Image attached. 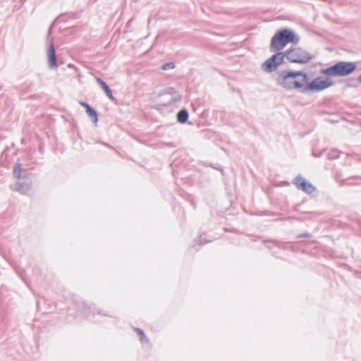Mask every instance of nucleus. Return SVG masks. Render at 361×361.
I'll use <instances>...</instances> for the list:
<instances>
[{"mask_svg":"<svg viewBox=\"0 0 361 361\" xmlns=\"http://www.w3.org/2000/svg\"><path fill=\"white\" fill-rule=\"evenodd\" d=\"M276 83L286 90L300 88L308 81V76L302 71H283L277 76Z\"/></svg>","mask_w":361,"mask_h":361,"instance_id":"obj_1","label":"nucleus"},{"mask_svg":"<svg viewBox=\"0 0 361 361\" xmlns=\"http://www.w3.org/2000/svg\"><path fill=\"white\" fill-rule=\"evenodd\" d=\"M299 37L290 30L283 29L277 32L271 38V47L276 50H281L290 42L298 43Z\"/></svg>","mask_w":361,"mask_h":361,"instance_id":"obj_2","label":"nucleus"},{"mask_svg":"<svg viewBox=\"0 0 361 361\" xmlns=\"http://www.w3.org/2000/svg\"><path fill=\"white\" fill-rule=\"evenodd\" d=\"M356 68L353 62L340 61L327 68L322 69L321 73L331 77L347 76Z\"/></svg>","mask_w":361,"mask_h":361,"instance_id":"obj_3","label":"nucleus"},{"mask_svg":"<svg viewBox=\"0 0 361 361\" xmlns=\"http://www.w3.org/2000/svg\"><path fill=\"white\" fill-rule=\"evenodd\" d=\"M285 57L291 63H307L312 56L306 50L300 47H295L285 52Z\"/></svg>","mask_w":361,"mask_h":361,"instance_id":"obj_4","label":"nucleus"},{"mask_svg":"<svg viewBox=\"0 0 361 361\" xmlns=\"http://www.w3.org/2000/svg\"><path fill=\"white\" fill-rule=\"evenodd\" d=\"M333 84L334 82L331 78L319 76L308 83L307 85L303 88L302 92H321L331 87Z\"/></svg>","mask_w":361,"mask_h":361,"instance_id":"obj_5","label":"nucleus"},{"mask_svg":"<svg viewBox=\"0 0 361 361\" xmlns=\"http://www.w3.org/2000/svg\"><path fill=\"white\" fill-rule=\"evenodd\" d=\"M180 94L173 87L167 88L161 95V101L157 106H169L181 100Z\"/></svg>","mask_w":361,"mask_h":361,"instance_id":"obj_6","label":"nucleus"},{"mask_svg":"<svg viewBox=\"0 0 361 361\" xmlns=\"http://www.w3.org/2000/svg\"><path fill=\"white\" fill-rule=\"evenodd\" d=\"M285 58V52H277L271 57L268 59L262 66V69L267 73H271L276 71L281 65Z\"/></svg>","mask_w":361,"mask_h":361,"instance_id":"obj_7","label":"nucleus"},{"mask_svg":"<svg viewBox=\"0 0 361 361\" xmlns=\"http://www.w3.org/2000/svg\"><path fill=\"white\" fill-rule=\"evenodd\" d=\"M293 183L298 189L302 190L307 194H312L316 190V188L311 183L307 181L301 176H298L294 179Z\"/></svg>","mask_w":361,"mask_h":361,"instance_id":"obj_8","label":"nucleus"},{"mask_svg":"<svg viewBox=\"0 0 361 361\" xmlns=\"http://www.w3.org/2000/svg\"><path fill=\"white\" fill-rule=\"evenodd\" d=\"M47 58H48V63L49 67L50 68H53L56 67V51L53 44H51L47 51Z\"/></svg>","mask_w":361,"mask_h":361,"instance_id":"obj_9","label":"nucleus"},{"mask_svg":"<svg viewBox=\"0 0 361 361\" xmlns=\"http://www.w3.org/2000/svg\"><path fill=\"white\" fill-rule=\"evenodd\" d=\"M12 189L22 194H27L30 190L31 186L28 183L17 182L12 186Z\"/></svg>","mask_w":361,"mask_h":361,"instance_id":"obj_10","label":"nucleus"},{"mask_svg":"<svg viewBox=\"0 0 361 361\" xmlns=\"http://www.w3.org/2000/svg\"><path fill=\"white\" fill-rule=\"evenodd\" d=\"M97 82L100 85V87L104 91L106 96L111 100V101H116L115 97H114L111 90L109 87V86L106 85V83L103 81L101 78H97Z\"/></svg>","mask_w":361,"mask_h":361,"instance_id":"obj_11","label":"nucleus"},{"mask_svg":"<svg viewBox=\"0 0 361 361\" xmlns=\"http://www.w3.org/2000/svg\"><path fill=\"white\" fill-rule=\"evenodd\" d=\"M188 113L186 109L180 110L177 114V120L180 123H184L188 121Z\"/></svg>","mask_w":361,"mask_h":361,"instance_id":"obj_12","label":"nucleus"},{"mask_svg":"<svg viewBox=\"0 0 361 361\" xmlns=\"http://www.w3.org/2000/svg\"><path fill=\"white\" fill-rule=\"evenodd\" d=\"M88 116L92 119V121L96 123L98 121L97 113L95 110H94L90 106H87V110L86 111Z\"/></svg>","mask_w":361,"mask_h":361,"instance_id":"obj_13","label":"nucleus"},{"mask_svg":"<svg viewBox=\"0 0 361 361\" xmlns=\"http://www.w3.org/2000/svg\"><path fill=\"white\" fill-rule=\"evenodd\" d=\"M23 171L22 164L19 162H17L15 164L14 169H13V175L16 178H21V173Z\"/></svg>","mask_w":361,"mask_h":361,"instance_id":"obj_14","label":"nucleus"},{"mask_svg":"<svg viewBox=\"0 0 361 361\" xmlns=\"http://www.w3.org/2000/svg\"><path fill=\"white\" fill-rule=\"evenodd\" d=\"M174 68H175V63H172V62L164 63L161 67V68L163 71H166V70H169V69H173Z\"/></svg>","mask_w":361,"mask_h":361,"instance_id":"obj_15","label":"nucleus"},{"mask_svg":"<svg viewBox=\"0 0 361 361\" xmlns=\"http://www.w3.org/2000/svg\"><path fill=\"white\" fill-rule=\"evenodd\" d=\"M136 331L137 332L138 335L140 336V341L143 343L145 340H147L144 332L140 329H136Z\"/></svg>","mask_w":361,"mask_h":361,"instance_id":"obj_16","label":"nucleus"},{"mask_svg":"<svg viewBox=\"0 0 361 361\" xmlns=\"http://www.w3.org/2000/svg\"><path fill=\"white\" fill-rule=\"evenodd\" d=\"M330 157H331V158H337V157H338V152H332L330 154Z\"/></svg>","mask_w":361,"mask_h":361,"instance_id":"obj_17","label":"nucleus"},{"mask_svg":"<svg viewBox=\"0 0 361 361\" xmlns=\"http://www.w3.org/2000/svg\"><path fill=\"white\" fill-rule=\"evenodd\" d=\"M81 105L86 109V111L87 110V106H90L88 104L85 102H81Z\"/></svg>","mask_w":361,"mask_h":361,"instance_id":"obj_18","label":"nucleus"},{"mask_svg":"<svg viewBox=\"0 0 361 361\" xmlns=\"http://www.w3.org/2000/svg\"><path fill=\"white\" fill-rule=\"evenodd\" d=\"M90 308L85 309V313L86 317H89Z\"/></svg>","mask_w":361,"mask_h":361,"instance_id":"obj_19","label":"nucleus"},{"mask_svg":"<svg viewBox=\"0 0 361 361\" xmlns=\"http://www.w3.org/2000/svg\"><path fill=\"white\" fill-rule=\"evenodd\" d=\"M358 81L361 84V75L358 78Z\"/></svg>","mask_w":361,"mask_h":361,"instance_id":"obj_20","label":"nucleus"}]
</instances>
